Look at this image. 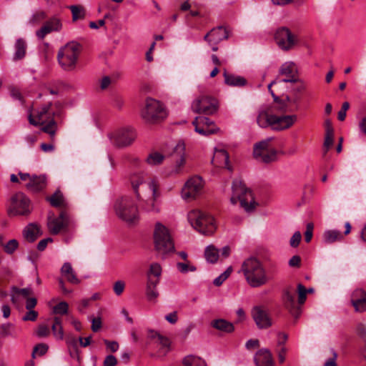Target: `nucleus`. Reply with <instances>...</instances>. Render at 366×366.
I'll list each match as a JSON object with an SVG mask.
<instances>
[{"mask_svg": "<svg viewBox=\"0 0 366 366\" xmlns=\"http://www.w3.org/2000/svg\"><path fill=\"white\" fill-rule=\"evenodd\" d=\"M61 273L69 282L73 285H78L80 283V280L76 277L74 270L69 262H65L63 264L61 269Z\"/></svg>", "mask_w": 366, "mask_h": 366, "instance_id": "obj_31", "label": "nucleus"}, {"mask_svg": "<svg viewBox=\"0 0 366 366\" xmlns=\"http://www.w3.org/2000/svg\"><path fill=\"white\" fill-rule=\"evenodd\" d=\"M149 188L152 192V198L148 199L141 205V209L145 212L158 213L160 211L159 205L156 200V194L159 187L157 182L154 179L148 183Z\"/></svg>", "mask_w": 366, "mask_h": 366, "instance_id": "obj_19", "label": "nucleus"}, {"mask_svg": "<svg viewBox=\"0 0 366 366\" xmlns=\"http://www.w3.org/2000/svg\"><path fill=\"white\" fill-rule=\"evenodd\" d=\"M223 75L225 84L229 86H243L247 84V80L244 77L229 74L226 70H224Z\"/></svg>", "mask_w": 366, "mask_h": 366, "instance_id": "obj_33", "label": "nucleus"}, {"mask_svg": "<svg viewBox=\"0 0 366 366\" xmlns=\"http://www.w3.org/2000/svg\"><path fill=\"white\" fill-rule=\"evenodd\" d=\"M212 162L215 167H226L232 170L229 165V154L224 149H216Z\"/></svg>", "mask_w": 366, "mask_h": 366, "instance_id": "obj_28", "label": "nucleus"}, {"mask_svg": "<svg viewBox=\"0 0 366 366\" xmlns=\"http://www.w3.org/2000/svg\"><path fill=\"white\" fill-rule=\"evenodd\" d=\"M185 145L184 142H178L174 148L173 155H176L178 159L172 172L179 174L182 172V168L185 164L184 159Z\"/></svg>", "mask_w": 366, "mask_h": 366, "instance_id": "obj_25", "label": "nucleus"}, {"mask_svg": "<svg viewBox=\"0 0 366 366\" xmlns=\"http://www.w3.org/2000/svg\"><path fill=\"white\" fill-rule=\"evenodd\" d=\"M297 292L298 294V305L304 304L307 299V289L303 285L298 284Z\"/></svg>", "mask_w": 366, "mask_h": 366, "instance_id": "obj_49", "label": "nucleus"}, {"mask_svg": "<svg viewBox=\"0 0 366 366\" xmlns=\"http://www.w3.org/2000/svg\"><path fill=\"white\" fill-rule=\"evenodd\" d=\"M117 364V358L112 355H107L104 361V366H115Z\"/></svg>", "mask_w": 366, "mask_h": 366, "instance_id": "obj_64", "label": "nucleus"}, {"mask_svg": "<svg viewBox=\"0 0 366 366\" xmlns=\"http://www.w3.org/2000/svg\"><path fill=\"white\" fill-rule=\"evenodd\" d=\"M112 144L117 147L130 145L136 138L135 132L131 128L117 129L109 134Z\"/></svg>", "mask_w": 366, "mask_h": 366, "instance_id": "obj_14", "label": "nucleus"}, {"mask_svg": "<svg viewBox=\"0 0 366 366\" xmlns=\"http://www.w3.org/2000/svg\"><path fill=\"white\" fill-rule=\"evenodd\" d=\"M292 83H296L295 86L292 89L295 95L297 93L303 92L306 89V84L302 79L297 78V81H295Z\"/></svg>", "mask_w": 366, "mask_h": 366, "instance_id": "obj_57", "label": "nucleus"}, {"mask_svg": "<svg viewBox=\"0 0 366 366\" xmlns=\"http://www.w3.org/2000/svg\"><path fill=\"white\" fill-rule=\"evenodd\" d=\"M252 316L259 329H267L272 325L267 311L262 307H254L252 310Z\"/></svg>", "mask_w": 366, "mask_h": 366, "instance_id": "obj_20", "label": "nucleus"}, {"mask_svg": "<svg viewBox=\"0 0 366 366\" xmlns=\"http://www.w3.org/2000/svg\"><path fill=\"white\" fill-rule=\"evenodd\" d=\"M204 256L207 262L215 263L219 257V250L214 246L209 245L205 249Z\"/></svg>", "mask_w": 366, "mask_h": 366, "instance_id": "obj_42", "label": "nucleus"}, {"mask_svg": "<svg viewBox=\"0 0 366 366\" xmlns=\"http://www.w3.org/2000/svg\"><path fill=\"white\" fill-rule=\"evenodd\" d=\"M51 330L54 336L58 340H62L64 337V332L62 327V320L59 317H54Z\"/></svg>", "mask_w": 366, "mask_h": 366, "instance_id": "obj_35", "label": "nucleus"}, {"mask_svg": "<svg viewBox=\"0 0 366 366\" xmlns=\"http://www.w3.org/2000/svg\"><path fill=\"white\" fill-rule=\"evenodd\" d=\"M272 138H268L261 141L254 146V157L262 162L270 163L277 159V152L271 146Z\"/></svg>", "mask_w": 366, "mask_h": 366, "instance_id": "obj_11", "label": "nucleus"}, {"mask_svg": "<svg viewBox=\"0 0 366 366\" xmlns=\"http://www.w3.org/2000/svg\"><path fill=\"white\" fill-rule=\"evenodd\" d=\"M229 32L226 28L223 26H217L212 29L204 37V39L208 42L209 45L218 44L220 41L227 39Z\"/></svg>", "mask_w": 366, "mask_h": 366, "instance_id": "obj_21", "label": "nucleus"}, {"mask_svg": "<svg viewBox=\"0 0 366 366\" xmlns=\"http://www.w3.org/2000/svg\"><path fill=\"white\" fill-rule=\"evenodd\" d=\"M114 209L119 218L127 223H134L139 219V212L133 198L122 196L115 201Z\"/></svg>", "mask_w": 366, "mask_h": 366, "instance_id": "obj_4", "label": "nucleus"}, {"mask_svg": "<svg viewBox=\"0 0 366 366\" xmlns=\"http://www.w3.org/2000/svg\"><path fill=\"white\" fill-rule=\"evenodd\" d=\"M364 297H366V292L362 289H356L353 291L352 296H351V302L352 304L355 302L356 300H360L363 298Z\"/></svg>", "mask_w": 366, "mask_h": 366, "instance_id": "obj_58", "label": "nucleus"}, {"mask_svg": "<svg viewBox=\"0 0 366 366\" xmlns=\"http://www.w3.org/2000/svg\"><path fill=\"white\" fill-rule=\"evenodd\" d=\"M65 341L69 347H73L74 350H77V340L74 336L68 335L65 338Z\"/></svg>", "mask_w": 366, "mask_h": 366, "instance_id": "obj_62", "label": "nucleus"}, {"mask_svg": "<svg viewBox=\"0 0 366 366\" xmlns=\"http://www.w3.org/2000/svg\"><path fill=\"white\" fill-rule=\"evenodd\" d=\"M38 317V312L34 310H28V312L22 317L24 321H35Z\"/></svg>", "mask_w": 366, "mask_h": 366, "instance_id": "obj_60", "label": "nucleus"}, {"mask_svg": "<svg viewBox=\"0 0 366 366\" xmlns=\"http://www.w3.org/2000/svg\"><path fill=\"white\" fill-rule=\"evenodd\" d=\"M41 234L40 227L35 223L28 224L23 231L24 237L30 242H34Z\"/></svg>", "mask_w": 366, "mask_h": 366, "instance_id": "obj_30", "label": "nucleus"}, {"mask_svg": "<svg viewBox=\"0 0 366 366\" xmlns=\"http://www.w3.org/2000/svg\"><path fill=\"white\" fill-rule=\"evenodd\" d=\"M274 39L278 46L283 51L291 50L299 43L298 36L287 27L278 29Z\"/></svg>", "mask_w": 366, "mask_h": 366, "instance_id": "obj_12", "label": "nucleus"}, {"mask_svg": "<svg viewBox=\"0 0 366 366\" xmlns=\"http://www.w3.org/2000/svg\"><path fill=\"white\" fill-rule=\"evenodd\" d=\"M158 283V279H153L152 277H148L146 291L148 300L154 301L157 298L159 293L157 290V285Z\"/></svg>", "mask_w": 366, "mask_h": 366, "instance_id": "obj_32", "label": "nucleus"}, {"mask_svg": "<svg viewBox=\"0 0 366 366\" xmlns=\"http://www.w3.org/2000/svg\"><path fill=\"white\" fill-rule=\"evenodd\" d=\"M239 273H242L246 282L252 287L266 285L269 277L262 262L255 257H249L242 264Z\"/></svg>", "mask_w": 366, "mask_h": 366, "instance_id": "obj_1", "label": "nucleus"}, {"mask_svg": "<svg viewBox=\"0 0 366 366\" xmlns=\"http://www.w3.org/2000/svg\"><path fill=\"white\" fill-rule=\"evenodd\" d=\"M232 194L230 202L232 204H236L238 202L240 206L244 208L247 212H252L257 204L252 191L247 188L245 184L240 179H234L232 182Z\"/></svg>", "mask_w": 366, "mask_h": 366, "instance_id": "obj_2", "label": "nucleus"}, {"mask_svg": "<svg viewBox=\"0 0 366 366\" xmlns=\"http://www.w3.org/2000/svg\"><path fill=\"white\" fill-rule=\"evenodd\" d=\"M162 273V267L161 266L157 263H153L150 265L148 277H152V275L154 276L152 277L153 279H158L159 278Z\"/></svg>", "mask_w": 366, "mask_h": 366, "instance_id": "obj_48", "label": "nucleus"}, {"mask_svg": "<svg viewBox=\"0 0 366 366\" xmlns=\"http://www.w3.org/2000/svg\"><path fill=\"white\" fill-rule=\"evenodd\" d=\"M11 291L15 294L22 295L25 298H28L29 295H31L34 293L33 290L31 287L19 289L16 287H13L11 288Z\"/></svg>", "mask_w": 366, "mask_h": 366, "instance_id": "obj_52", "label": "nucleus"}, {"mask_svg": "<svg viewBox=\"0 0 366 366\" xmlns=\"http://www.w3.org/2000/svg\"><path fill=\"white\" fill-rule=\"evenodd\" d=\"M69 305L66 302H61L53 308L54 314L66 315L68 312Z\"/></svg>", "mask_w": 366, "mask_h": 366, "instance_id": "obj_50", "label": "nucleus"}, {"mask_svg": "<svg viewBox=\"0 0 366 366\" xmlns=\"http://www.w3.org/2000/svg\"><path fill=\"white\" fill-rule=\"evenodd\" d=\"M7 210L9 216H28L32 210L31 201L23 192H16L11 196Z\"/></svg>", "mask_w": 366, "mask_h": 366, "instance_id": "obj_8", "label": "nucleus"}, {"mask_svg": "<svg viewBox=\"0 0 366 366\" xmlns=\"http://www.w3.org/2000/svg\"><path fill=\"white\" fill-rule=\"evenodd\" d=\"M283 302L285 307L296 318L300 315V306L295 302V294L288 290H285L283 294Z\"/></svg>", "mask_w": 366, "mask_h": 366, "instance_id": "obj_24", "label": "nucleus"}, {"mask_svg": "<svg viewBox=\"0 0 366 366\" xmlns=\"http://www.w3.org/2000/svg\"><path fill=\"white\" fill-rule=\"evenodd\" d=\"M211 325L214 328L224 332L229 333L234 330L233 325L224 319L215 320L212 322Z\"/></svg>", "mask_w": 366, "mask_h": 366, "instance_id": "obj_37", "label": "nucleus"}, {"mask_svg": "<svg viewBox=\"0 0 366 366\" xmlns=\"http://www.w3.org/2000/svg\"><path fill=\"white\" fill-rule=\"evenodd\" d=\"M164 156L159 152H153L147 157V162L151 166L158 165L162 163Z\"/></svg>", "mask_w": 366, "mask_h": 366, "instance_id": "obj_43", "label": "nucleus"}, {"mask_svg": "<svg viewBox=\"0 0 366 366\" xmlns=\"http://www.w3.org/2000/svg\"><path fill=\"white\" fill-rule=\"evenodd\" d=\"M257 366H274L272 355L269 350L261 349L254 356Z\"/></svg>", "mask_w": 366, "mask_h": 366, "instance_id": "obj_27", "label": "nucleus"}, {"mask_svg": "<svg viewBox=\"0 0 366 366\" xmlns=\"http://www.w3.org/2000/svg\"><path fill=\"white\" fill-rule=\"evenodd\" d=\"M51 103L43 105L34 113L29 112V122L34 126L44 125L51 119H54V112L51 109Z\"/></svg>", "mask_w": 366, "mask_h": 366, "instance_id": "obj_15", "label": "nucleus"}, {"mask_svg": "<svg viewBox=\"0 0 366 366\" xmlns=\"http://www.w3.org/2000/svg\"><path fill=\"white\" fill-rule=\"evenodd\" d=\"M218 101L214 97L202 94L197 97L192 103L191 109L196 114L212 115L218 110Z\"/></svg>", "mask_w": 366, "mask_h": 366, "instance_id": "obj_9", "label": "nucleus"}, {"mask_svg": "<svg viewBox=\"0 0 366 366\" xmlns=\"http://www.w3.org/2000/svg\"><path fill=\"white\" fill-rule=\"evenodd\" d=\"M72 14V20L76 21L78 19H83L85 16L84 8L81 5H71L69 7Z\"/></svg>", "mask_w": 366, "mask_h": 366, "instance_id": "obj_44", "label": "nucleus"}, {"mask_svg": "<svg viewBox=\"0 0 366 366\" xmlns=\"http://www.w3.org/2000/svg\"><path fill=\"white\" fill-rule=\"evenodd\" d=\"M46 185V179L44 175H33L30 181L26 184L28 190L38 192L43 190Z\"/></svg>", "mask_w": 366, "mask_h": 366, "instance_id": "obj_29", "label": "nucleus"}, {"mask_svg": "<svg viewBox=\"0 0 366 366\" xmlns=\"http://www.w3.org/2000/svg\"><path fill=\"white\" fill-rule=\"evenodd\" d=\"M274 115L269 114L264 110L260 111L257 117V123L262 128H266L269 126L272 127Z\"/></svg>", "mask_w": 366, "mask_h": 366, "instance_id": "obj_34", "label": "nucleus"}, {"mask_svg": "<svg viewBox=\"0 0 366 366\" xmlns=\"http://www.w3.org/2000/svg\"><path fill=\"white\" fill-rule=\"evenodd\" d=\"M203 181L200 177L194 176L189 179L182 189V197L185 200H192L201 195Z\"/></svg>", "mask_w": 366, "mask_h": 366, "instance_id": "obj_13", "label": "nucleus"}, {"mask_svg": "<svg viewBox=\"0 0 366 366\" xmlns=\"http://www.w3.org/2000/svg\"><path fill=\"white\" fill-rule=\"evenodd\" d=\"M14 325L11 323H5L0 326V335L3 337H6L12 335Z\"/></svg>", "mask_w": 366, "mask_h": 366, "instance_id": "obj_51", "label": "nucleus"}, {"mask_svg": "<svg viewBox=\"0 0 366 366\" xmlns=\"http://www.w3.org/2000/svg\"><path fill=\"white\" fill-rule=\"evenodd\" d=\"M154 242L155 249L162 257L174 251V244L169 230L160 222L155 224Z\"/></svg>", "mask_w": 366, "mask_h": 366, "instance_id": "obj_5", "label": "nucleus"}, {"mask_svg": "<svg viewBox=\"0 0 366 366\" xmlns=\"http://www.w3.org/2000/svg\"><path fill=\"white\" fill-rule=\"evenodd\" d=\"M194 130L203 136H209L217 133L219 131L215 123L209 118L199 116L195 117L192 122Z\"/></svg>", "mask_w": 366, "mask_h": 366, "instance_id": "obj_16", "label": "nucleus"}, {"mask_svg": "<svg viewBox=\"0 0 366 366\" xmlns=\"http://www.w3.org/2000/svg\"><path fill=\"white\" fill-rule=\"evenodd\" d=\"M125 288V282L122 280H118L114 282L113 286L114 292L117 295H121Z\"/></svg>", "mask_w": 366, "mask_h": 366, "instance_id": "obj_56", "label": "nucleus"}, {"mask_svg": "<svg viewBox=\"0 0 366 366\" xmlns=\"http://www.w3.org/2000/svg\"><path fill=\"white\" fill-rule=\"evenodd\" d=\"M61 28V20L56 16H53L45 21L42 26L36 31V36L39 39L43 40L47 34L59 31Z\"/></svg>", "mask_w": 366, "mask_h": 366, "instance_id": "obj_18", "label": "nucleus"}, {"mask_svg": "<svg viewBox=\"0 0 366 366\" xmlns=\"http://www.w3.org/2000/svg\"><path fill=\"white\" fill-rule=\"evenodd\" d=\"M104 342L107 346V349L112 352H115L119 349V344L116 341H109L107 340H104Z\"/></svg>", "mask_w": 366, "mask_h": 366, "instance_id": "obj_63", "label": "nucleus"}, {"mask_svg": "<svg viewBox=\"0 0 366 366\" xmlns=\"http://www.w3.org/2000/svg\"><path fill=\"white\" fill-rule=\"evenodd\" d=\"M15 49L13 59L14 61L22 59L26 55V44L25 41L22 39H17L15 44Z\"/></svg>", "mask_w": 366, "mask_h": 366, "instance_id": "obj_38", "label": "nucleus"}, {"mask_svg": "<svg viewBox=\"0 0 366 366\" xmlns=\"http://www.w3.org/2000/svg\"><path fill=\"white\" fill-rule=\"evenodd\" d=\"M70 224L69 215L65 211H61L58 217L49 216L48 217L47 226L49 232L52 234H57L65 231Z\"/></svg>", "mask_w": 366, "mask_h": 366, "instance_id": "obj_17", "label": "nucleus"}, {"mask_svg": "<svg viewBox=\"0 0 366 366\" xmlns=\"http://www.w3.org/2000/svg\"><path fill=\"white\" fill-rule=\"evenodd\" d=\"M177 267L178 270L182 273H187L189 271L190 272H194L196 271V267L193 265H189L187 263L184 262H178L177 264Z\"/></svg>", "mask_w": 366, "mask_h": 366, "instance_id": "obj_55", "label": "nucleus"}, {"mask_svg": "<svg viewBox=\"0 0 366 366\" xmlns=\"http://www.w3.org/2000/svg\"><path fill=\"white\" fill-rule=\"evenodd\" d=\"M301 238L302 235L300 232H295L290 241V246L292 247H297L301 241Z\"/></svg>", "mask_w": 366, "mask_h": 366, "instance_id": "obj_61", "label": "nucleus"}, {"mask_svg": "<svg viewBox=\"0 0 366 366\" xmlns=\"http://www.w3.org/2000/svg\"><path fill=\"white\" fill-rule=\"evenodd\" d=\"M352 305L357 312H362L366 311V296L360 300L355 299V302Z\"/></svg>", "mask_w": 366, "mask_h": 366, "instance_id": "obj_53", "label": "nucleus"}, {"mask_svg": "<svg viewBox=\"0 0 366 366\" xmlns=\"http://www.w3.org/2000/svg\"><path fill=\"white\" fill-rule=\"evenodd\" d=\"M46 199L54 207H65L64 196L59 190L56 191L52 196L46 197Z\"/></svg>", "mask_w": 366, "mask_h": 366, "instance_id": "obj_40", "label": "nucleus"}, {"mask_svg": "<svg viewBox=\"0 0 366 366\" xmlns=\"http://www.w3.org/2000/svg\"><path fill=\"white\" fill-rule=\"evenodd\" d=\"M187 219L191 226L204 235H212L216 230L214 217L206 212L193 209L188 213Z\"/></svg>", "mask_w": 366, "mask_h": 366, "instance_id": "obj_3", "label": "nucleus"}, {"mask_svg": "<svg viewBox=\"0 0 366 366\" xmlns=\"http://www.w3.org/2000/svg\"><path fill=\"white\" fill-rule=\"evenodd\" d=\"M279 74L282 76H285V78L282 79L277 78L268 85V90L273 97L275 102H277L279 98L274 95L273 91L272 90V86L274 85L280 86L283 83L293 82L295 81H297L298 78L297 68L295 64L292 61L284 63L280 68Z\"/></svg>", "mask_w": 366, "mask_h": 366, "instance_id": "obj_10", "label": "nucleus"}, {"mask_svg": "<svg viewBox=\"0 0 366 366\" xmlns=\"http://www.w3.org/2000/svg\"><path fill=\"white\" fill-rule=\"evenodd\" d=\"M49 350V346L44 343H39L36 345L34 349L31 354L33 358H35V355L38 354L39 356L44 355Z\"/></svg>", "mask_w": 366, "mask_h": 366, "instance_id": "obj_47", "label": "nucleus"}, {"mask_svg": "<svg viewBox=\"0 0 366 366\" xmlns=\"http://www.w3.org/2000/svg\"><path fill=\"white\" fill-rule=\"evenodd\" d=\"M19 242L16 239H13L8 241L4 244V250L8 254H12L18 248Z\"/></svg>", "mask_w": 366, "mask_h": 366, "instance_id": "obj_46", "label": "nucleus"}, {"mask_svg": "<svg viewBox=\"0 0 366 366\" xmlns=\"http://www.w3.org/2000/svg\"><path fill=\"white\" fill-rule=\"evenodd\" d=\"M36 334L39 337H46L50 335L49 327L46 325H40L36 331Z\"/></svg>", "mask_w": 366, "mask_h": 366, "instance_id": "obj_54", "label": "nucleus"}, {"mask_svg": "<svg viewBox=\"0 0 366 366\" xmlns=\"http://www.w3.org/2000/svg\"><path fill=\"white\" fill-rule=\"evenodd\" d=\"M41 126V130L45 133L49 134L50 135L51 139L54 140L56 132L57 130V124L56 121L54 119H51L46 124Z\"/></svg>", "mask_w": 366, "mask_h": 366, "instance_id": "obj_41", "label": "nucleus"}, {"mask_svg": "<svg viewBox=\"0 0 366 366\" xmlns=\"http://www.w3.org/2000/svg\"><path fill=\"white\" fill-rule=\"evenodd\" d=\"M147 176L143 172H134L129 175V182L132 187L136 194L137 199H140L139 187L143 186L146 183Z\"/></svg>", "mask_w": 366, "mask_h": 366, "instance_id": "obj_26", "label": "nucleus"}, {"mask_svg": "<svg viewBox=\"0 0 366 366\" xmlns=\"http://www.w3.org/2000/svg\"><path fill=\"white\" fill-rule=\"evenodd\" d=\"M47 17V14L44 11H37L32 14L29 19V23L33 26L39 24Z\"/></svg>", "mask_w": 366, "mask_h": 366, "instance_id": "obj_45", "label": "nucleus"}, {"mask_svg": "<svg viewBox=\"0 0 366 366\" xmlns=\"http://www.w3.org/2000/svg\"><path fill=\"white\" fill-rule=\"evenodd\" d=\"M167 116L166 109L159 101L152 98L146 99L141 117L147 123L156 124L164 119Z\"/></svg>", "mask_w": 366, "mask_h": 366, "instance_id": "obj_7", "label": "nucleus"}, {"mask_svg": "<svg viewBox=\"0 0 366 366\" xmlns=\"http://www.w3.org/2000/svg\"><path fill=\"white\" fill-rule=\"evenodd\" d=\"M80 54V45L71 41L59 49L57 60L62 69L67 71H73L76 66Z\"/></svg>", "mask_w": 366, "mask_h": 366, "instance_id": "obj_6", "label": "nucleus"}, {"mask_svg": "<svg viewBox=\"0 0 366 366\" xmlns=\"http://www.w3.org/2000/svg\"><path fill=\"white\" fill-rule=\"evenodd\" d=\"M344 235L338 230H327L323 233V241L326 244H332L343 239Z\"/></svg>", "mask_w": 366, "mask_h": 366, "instance_id": "obj_36", "label": "nucleus"}, {"mask_svg": "<svg viewBox=\"0 0 366 366\" xmlns=\"http://www.w3.org/2000/svg\"><path fill=\"white\" fill-rule=\"evenodd\" d=\"M297 120L296 115L276 116L274 115L272 129L283 130L290 127Z\"/></svg>", "mask_w": 366, "mask_h": 366, "instance_id": "obj_23", "label": "nucleus"}, {"mask_svg": "<svg viewBox=\"0 0 366 366\" xmlns=\"http://www.w3.org/2000/svg\"><path fill=\"white\" fill-rule=\"evenodd\" d=\"M183 366H207L204 360L195 355H187L182 360Z\"/></svg>", "mask_w": 366, "mask_h": 366, "instance_id": "obj_39", "label": "nucleus"}, {"mask_svg": "<svg viewBox=\"0 0 366 366\" xmlns=\"http://www.w3.org/2000/svg\"><path fill=\"white\" fill-rule=\"evenodd\" d=\"M314 224L312 222L307 223L306 231L305 232V240L306 242H310L313 235Z\"/></svg>", "mask_w": 366, "mask_h": 366, "instance_id": "obj_59", "label": "nucleus"}, {"mask_svg": "<svg viewBox=\"0 0 366 366\" xmlns=\"http://www.w3.org/2000/svg\"><path fill=\"white\" fill-rule=\"evenodd\" d=\"M151 338L154 341V344L156 345V347H158V351L157 353V357H164L165 356L169 351V345L170 341L168 338L163 337L162 335L152 332H151Z\"/></svg>", "mask_w": 366, "mask_h": 366, "instance_id": "obj_22", "label": "nucleus"}]
</instances>
